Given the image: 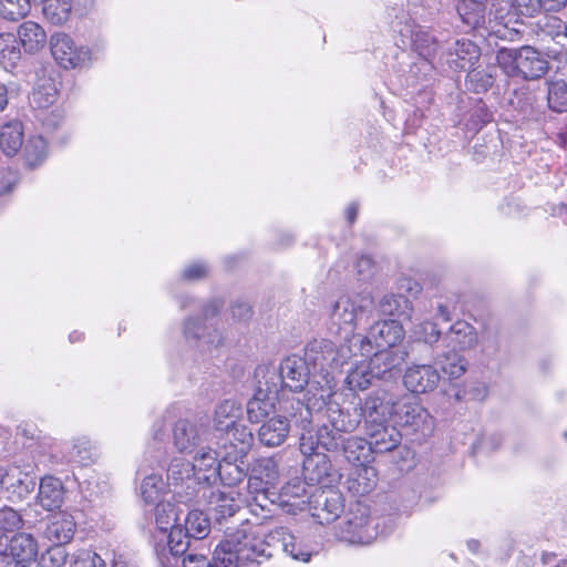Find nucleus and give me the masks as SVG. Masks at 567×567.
<instances>
[{
	"instance_id": "nucleus-41",
	"label": "nucleus",
	"mask_w": 567,
	"mask_h": 567,
	"mask_svg": "<svg viewBox=\"0 0 567 567\" xmlns=\"http://www.w3.org/2000/svg\"><path fill=\"white\" fill-rule=\"evenodd\" d=\"M437 364L451 380L460 379L467 369V361L460 353L447 350L437 355Z\"/></svg>"
},
{
	"instance_id": "nucleus-46",
	"label": "nucleus",
	"mask_w": 567,
	"mask_h": 567,
	"mask_svg": "<svg viewBox=\"0 0 567 567\" xmlns=\"http://www.w3.org/2000/svg\"><path fill=\"white\" fill-rule=\"evenodd\" d=\"M47 154L48 144L43 137L33 136L28 140L23 150V157L29 167L40 165L45 159Z\"/></svg>"
},
{
	"instance_id": "nucleus-16",
	"label": "nucleus",
	"mask_w": 567,
	"mask_h": 567,
	"mask_svg": "<svg viewBox=\"0 0 567 567\" xmlns=\"http://www.w3.org/2000/svg\"><path fill=\"white\" fill-rule=\"evenodd\" d=\"M405 359V352L399 349H378L370 358V374L385 383L392 379H396L400 374V367Z\"/></svg>"
},
{
	"instance_id": "nucleus-49",
	"label": "nucleus",
	"mask_w": 567,
	"mask_h": 567,
	"mask_svg": "<svg viewBox=\"0 0 567 567\" xmlns=\"http://www.w3.org/2000/svg\"><path fill=\"white\" fill-rule=\"evenodd\" d=\"M195 472L196 465L192 462L182 457H174L167 468V478L172 481L174 485H178L185 480H190Z\"/></svg>"
},
{
	"instance_id": "nucleus-4",
	"label": "nucleus",
	"mask_w": 567,
	"mask_h": 567,
	"mask_svg": "<svg viewBox=\"0 0 567 567\" xmlns=\"http://www.w3.org/2000/svg\"><path fill=\"white\" fill-rule=\"evenodd\" d=\"M401 392L398 383H385L373 390L364 399L360 408V416L364 417L365 423L388 421L391 415H394Z\"/></svg>"
},
{
	"instance_id": "nucleus-50",
	"label": "nucleus",
	"mask_w": 567,
	"mask_h": 567,
	"mask_svg": "<svg viewBox=\"0 0 567 567\" xmlns=\"http://www.w3.org/2000/svg\"><path fill=\"white\" fill-rule=\"evenodd\" d=\"M495 76L491 71L472 68L468 70L465 85L470 91L484 93L493 86Z\"/></svg>"
},
{
	"instance_id": "nucleus-59",
	"label": "nucleus",
	"mask_w": 567,
	"mask_h": 567,
	"mask_svg": "<svg viewBox=\"0 0 567 567\" xmlns=\"http://www.w3.org/2000/svg\"><path fill=\"white\" fill-rule=\"evenodd\" d=\"M96 453L89 443H80L73 446L72 460L82 466L95 462Z\"/></svg>"
},
{
	"instance_id": "nucleus-19",
	"label": "nucleus",
	"mask_w": 567,
	"mask_h": 567,
	"mask_svg": "<svg viewBox=\"0 0 567 567\" xmlns=\"http://www.w3.org/2000/svg\"><path fill=\"white\" fill-rule=\"evenodd\" d=\"M369 525L368 509L358 506L355 513L351 512L347 515L341 526V533L349 543L369 544L374 538Z\"/></svg>"
},
{
	"instance_id": "nucleus-9",
	"label": "nucleus",
	"mask_w": 567,
	"mask_h": 567,
	"mask_svg": "<svg viewBox=\"0 0 567 567\" xmlns=\"http://www.w3.org/2000/svg\"><path fill=\"white\" fill-rule=\"evenodd\" d=\"M259 540L262 544L260 548L265 549L262 554L264 560L274 557L280 549L296 560L305 563L310 560L311 553L300 543H297L295 536L285 527L276 528L262 536L259 535Z\"/></svg>"
},
{
	"instance_id": "nucleus-31",
	"label": "nucleus",
	"mask_w": 567,
	"mask_h": 567,
	"mask_svg": "<svg viewBox=\"0 0 567 567\" xmlns=\"http://www.w3.org/2000/svg\"><path fill=\"white\" fill-rule=\"evenodd\" d=\"M183 528V540L190 545V539H204L210 532V522L206 514L200 511H190Z\"/></svg>"
},
{
	"instance_id": "nucleus-42",
	"label": "nucleus",
	"mask_w": 567,
	"mask_h": 567,
	"mask_svg": "<svg viewBox=\"0 0 567 567\" xmlns=\"http://www.w3.org/2000/svg\"><path fill=\"white\" fill-rule=\"evenodd\" d=\"M21 59L20 43L13 33L0 34V63L13 68Z\"/></svg>"
},
{
	"instance_id": "nucleus-6",
	"label": "nucleus",
	"mask_w": 567,
	"mask_h": 567,
	"mask_svg": "<svg viewBox=\"0 0 567 567\" xmlns=\"http://www.w3.org/2000/svg\"><path fill=\"white\" fill-rule=\"evenodd\" d=\"M344 504L342 494L333 487H315L308 496L306 509L321 525L340 517Z\"/></svg>"
},
{
	"instance_id": "nucleus-43",
	"label": "nucleus",
	"mask_w": 567,
	"mask_h": 567,
	"mask_svg": "<svg viewBox=\"0 0 567 567\" xmlns=\"http://www.w3.org/2000/svg\"><path fill=\"white\" fill-rule=\"evenodd\" d=\"M547 105L556 113L567 112V82L565 80L547 81Z\"/></svg>"
},
{
	"instance_id": "nucleus-20",
	"label": "nucleus",
	"mask_w": 567,
	"mask_h": 567,
	"mask_svg": "<svg viewBox=\"0 0 567 567\" xmlns=\"http://www.w3.org/2000/svg\"><path fill=\"white\" fill-rule=\"evenodd\" d=\"M205 430L187 420H178L173 430L174 446L179 453L192 454L205 442Z\"/></svg>"
},
{
	"instance_id": "nucleus-51",
	"label": "nucleus",
	"mask_w": 567,
	"mask_h": 567,
	"mask_svg": "<svg viewBox=\"0 0 567 567\" xmlns=\"http://www.w3.org/2000/svg\"><path fill=\"white\" fill-rule=\"evenodd\" d=\"M43 3V13L54 24H61L69 19L72 1L71 0H45Z\"/></svg>"
},
{
	"instance_id": "nucleus-12",
	"label": "nucleus",
	"mask_w": 567,
	"mask_h": 567,
	"mask_svg": "<svg viewBox=\"0 0 567 567\" xmlns=\"http://www.w3.org/2000/svg\"><path fill=\"white\" fill-rule=\"evenodd\" d=\"M177 515L175 507L169 503H157L155 507V523L158 529L167 532L168 550L172 556L184 554L188 550L189 544L183 540V528L176 525Z\"/></svg>"
},
{
	"instance_id": "nucleus-58",
	"label": "nucleus",
	"mask_w": 567,
	"mask_h": 567,
	"mask_svg": "<svg viewBox=\"0 0 567 567\" xmlns=\"http://www.w3.org/2000/svg\"><path fill=\"white\" fill-rule=\"evenodd\" d=\"M512 105L523 113L533 111L536 103V95L528 87L515 90Z\"/></svg>"
},
{
	"instance_id": "nucleus-37",
	"label": "nucleus",
	"mask_w": 567,
	"mask_h": 567,
	"mask_svg": "<svg viewBox=\"0 0 567 567\" xmlns=\"http://www.w3.org/2000/svg\"><path fill=\"white\" fill-rule=\"evenodd\" d=\"M249 468L248 462L240 464L239 462L220 460L215 471L224 485L236 486L246 478Z\"/></svg>"
},
{
	"instance_id": "nucleus-40",
	"label": "nucleus",
	"mask_w": 567,
	"mask_h": 567,
	"mask_svg": "<svg viewBox=\"0 0 567 567\" xmlns=\"http://www.w3.org/2000/svg\"><path fill=\"white\" fill-rule=\"evenodd\" d=\"M279 475L278 464L272 457H260L255 461L249 476L250 486L257 481L265 482L266 485L274 484Z\"/></svg>"
},
{
	"instance_id": "nucleus-1",
	"label": "nucleus",
	"mask_w": 567,
	"mask_h": 567,
	"mask_svg": "<svg viewBox=\"0 0 567 567\" xmlns=\"http://www.w3.org/2000/svg\"><path fill=\"white\" fill-rule=\"evenodd\" d=\"M297 413L293 421L300 424L302 432V450L311 453L317 445H321L327 452L342 455L350 464L361 466L371 460V447L367 440L338 432H328L327 429L311 427V410L302 402H297Z\"/></svg>"
},
{
	"instance_id": "nucleus-15",
	"label": "nucleus",
	"mask_w": 567,
	"mask_h": 567,
	"mask_svg": "<svg viewBox=\"0 0 567 567\" xmlns=\"http://www.w3.org/2000/svg\"><path fill=\"white\" fill-rule=\"evenodd\" d=\"M224 303L219 299H214L204 305L202 309L203 321L198 318L190 317L184 322V337L187 340L198 341L205 337L208 338L209 343H220L219 336L212 337L208 332V323L213 320L223 308Z\"/></svg>"
},
{
	"instance_id": "nucleus-33",
	"label": "nucleus",
	"mask_w": 567,
	"mask_h": 567,
	"mask_svg": "<svg viewBox=\"0 0 567 567\" xmlns=\"http://www.w3.org/2000/svg\"><path fill=\"white\" fill-rule=\"evenodd\" d=\"M255 375L257 378L256 390H261L265 394L278 399L279 392L285 389L279 369L261 365L256 369Z\"/></svg>"
},
{
	"instance_id": "nucleus-24",
	"label": "nucleus",
	"mask_w": 567,
	"mask_h": 567,
	"mask_svg": "<svg viewBox=\"0 0 567 567\" xmlns=\"http://www.w3.org/2000/svg\"><path fill=\"white\" fill-rule=\"evenodd\" d=\"M373 348L395 349V346L403 339V327L396 320H383L375 322L369 330Z\"/></svg>"
},
{
	"instance_id": "nucleus-14",
	"label": "nucleus",
	"mask_w": 567,
	"mask_h": 567,
	"mask_svg": "<svg viewBox=\"0 0 567 567\" xmlns=\"http://www.w3.org/2000/svg\"><path fill=\"white\" fill-rule=\"evenodd\" d=\"M441 374L433 364L411 363L403 374V384L415 394L433 392L440 384Z\"/></svg>"
},
{
	"instance_id": "nucleus-32",
	"label": "nucleus",
	"mask_w": 567,
	"mask_h": 567,
	"mask_svg": "<svg viewBox=\"0 0 567 567\" xmlns=\"http://www.w3.org/2000/svg\"><path fill=\"white\" fill-rule=\"evenodd\" d=\"M373 344L371 338L362 334H352L344 338V342L339 346V355L341 364L348 363L353 357H369L372 353Z\"/></svg>"
},
{
	"instance_id": "nucleus-22",
	"label": "nucleus",
	"mask_w": 567,
	"mask_h": 567,
	"mask_svg": "<svg viewBox=\"0 0 567 567\" xmlns=\"http://www.w3.org/2000/svg\"><path fill=\"white\" fill-rule=\"evenodd\" d=\"M75 527L76 524L71 514L58 512L48 517L43 535L53 544L64 545L73 538Z\"/></svg>"
},
{
	"instance_id": "nucleus-62",
	"label": "nucleus",
	"mask_w": 567,
	"mask_h": 567,
	"mask_svg": "<svg viewBox=\"0 0 567 567\" xmlns=\"http://www.w3.org/2000/svg\"><path fill=\"white\" fill-rule=\"evenodd\" d=\"M513 7L517 14L525 17L542 12L540 0H513Z\"/></svg>"
},
{
	"instance_id": "nucleus-34",
	"label": "nucleus",
	"mask_w": 567,
	"mask_h": 567,
	"mask_svg": "<svg viewBox=\"0 0 567 567\" xmlns=\"http://www.w3.org/2000/svg\"><path fill=\"white\" fill-rule=\"evenodd\" d=\"M375 470L371 466H355L348 478V489L355 495H365L375 487Z\"/></svg>"
},
{
	"instance_id": "nucleus-63",
	"label": "nucleus",
	"mask_w": 567,
	"mask_h": 567,
	"mask_svg": "<svg viewBox=\"0 0 567 567\" xmlns=\"http://www.w3.org/2000/svg\"><path fill=\"white\" fill-rule=\"evenodd\" d=\"M358 276L365 281L373 277L375 272V264L370 256H361L355 264Z\"/></svg>"
},
{
	"instance_id": "nucleus-7",
	"label": "nucleus",
	"mask_w": 567,
	"mask_h": 567,
	"mask_svg": "<svg viewBox=\"0 0 567 567\" xmlns=\"http://www.w3.org/2000/svg\"><path fill=\"white\" fill-rule=\"evenodd\" d=\"M394 415L396 421L404 427L422 435H429L433 431V419L425 408L417 400L408 394H400L399 404Z\"/></svg>"
},
{
	"instance_id": "nucleus-48",
	"label": "nucleus",
	"mask_w": 567,
	"mask_h": 567,
	"mask_svg": "<svg viewBox=\"0 0 567 567\" xmlns=\"http://www.w3.org/2000/svg\"><path fill=\"white\" fill-rule=\"evenodd\" d=\"M165 484L158 474L146 476L141 484V495L146 504L162 503L161 497L164 492Z\"/></svg>"
},
{
	"instance_id": "nucleus-18",
	"label": "nucleus",
	"mask_w": 567,
	"mask_h": 567,
	"mask_svg": "<svg viewBox=\"0 0 567 567\" xmlns=\"http://www.w3.org/2000/svg\"><path fill=\"white\" fill-rule=\"evenodd\" d=\"M279 371L286 389L300 392L309 382L310 364L306 358L289 355L279 365Z\"/></svg>"
},
{
	"instance_id": "nucleus-28",
	"label": "nucleus",
	"mask_w": 567,
	"mask_h": 567,
	"mask_svg": "<svg viewBox=\"0 0 567 567\" xmlns=\"http://www.w3.org/2000/svg\"><path fill=\"white\" fill-rule=\"evenodd\" d=\"M38 498L40 505L47 511L59 508L64 501V487L62 482L53 476L42 477Z\"/></svg>"
},
{
	"instance_id": "nucleus-23",
	"label": "nucleus",
	"mask_w": 567,
	"mask_h": 567,
	"mask_svg": "<svg viewBox=\"0 0 567 567\" xmlns=\"http://www.w3.org/2000/svg\"><path fill=\"white\" fill-rule=\"evenodd\" d=\"M481 56V49L473 41L461 39L449 49L446 63L454 71L472 69Z\"/></svg>"
},
{
	"instance_id": "nucleus-57",
	"label": "nucleus",
	"mask_w": 567,
	"mask_h": 567,
	"mask_svg": "<svg viewBox=\"0 0 567 567\" xmlns=\"http://www.w3.org/2000/svg\"><path fill=\"white\" fill-rule=\"evenodd\" d=\"M194 453H196V455L193 464L196 465V471L215 468L214 466L218 460V453L216 451L203 444Z\"/></svg>"
},
{
	"instance_id": "nucleus-25",
	"label": "nucleus",
	"mask_w": 567,
	"mask_h": 567,
	"mask_svg": "<svg viewBox=\"0 0 567 567\" xmlns=\"http://www.w3.org/2000/svg\"><path fill=\"white\" fill-rule=\"evenodd\" d=\"M328 423H323L318 429H327L328 432H338L350 435L361 422L360 414L351 416L348 412L342 411L337 404H329L327 408Z\"/></svg>"
},
{
	"instance_id": "nucleus-13",
	"label": "nucleus",
	"mask_w": 567,
	"mask_h": 567,
	"mask_svg": "<svg viewBox=\"0 0 567 567\" xmlns=\"http://www.w3.org/2000/svg\"><path fill=\"white\" fill-rule=\"evenodd\" d=\"M297 402L300 401L296 400L291 403L292 412L290 414V419L277 415L266 420L260 425L257 432V439L261 445L267 447H277L284 444L289 435L291 423L300 427L301 432H303L302 426L293 421V415L297 413V410L295 409L297 406Z\"/></svg>"
},
{
	"instance_id": "nucleus-29",
	"label": "nucleus",
	"mask_w": 567,
	"mask_h": 567,
	"mask_svg": "<svg viewBox=\"0 0 567 567\" xmlns=\"http://www.w3.org/2000/svg\"><path fill=\"white\" fill-rule=\"evenodd\" d=\"M19 43L29 54H34L42 50L47 43V33L43 28L33 22L25 21L18 29Z\"/></svg>"
},
{
	"instance_id": "nucleus-3",
	"label": "nucleus",
	"mask_w": 567,
	"mask_h": 567,
	"mask_svg": "<svg viewBox=\"0 0 567 567\" xmlns=\"http://www.w3.org/2000/svg\"><path fill=\"white\" fill-rule=\"evenodd\" d=\"M496 60L504 72L512 78L525 81H537L544 78L549 69V61L536 48L523 45L518 49L501 48Z\"/></svg>"
},
{
	"instance_id": "nucleus-44",
	"label": "nucleus",
	"mask_w": 567,
	"mask_h": 567,
	"mask_svg": "<svg viewBox=\"0 0 567 567\" xmlns=\"http://www.w3.org/2000/svg\"><path fill=\"white\" fill-rule=\"evenodd\" d=\"M58 99V90L53 80L44 79L32 91L30 103L38 109H47Z\"/></svg>"
},
{
	"instance_id": "nucleus-5",
	"label": "nucleus",
	"mask_w": 567,
	"mask_h": 567,
	"mask_svg": "<svg viewBox=\"0 0 567 567\" xmlns=\"http://www.w3.org/2000/svg\"><path fill=\"white\" fill-rule=\"evenodd\" d=\"M372 308L373 299L369 295L342 296L331 307V326L352 332L357 322L370 313Z\"/></svg>"
},
{
	"instance_id": "nucleus-10",
	"label": "nucleus",
	"mask_w": 567,
	"mask_h": 567,
	"mask_svg": "<svg viewBox=\"0 0 567 567\" xmlns=\"http://www.w3.org/2000/svg\"><path fill=\"white\" fill-rule=\"evenodd\" d=\"M50 49L54 60L64 69L83 66L91 59V51L86 47H76L72 38L63 32L51 37Z\"/></svg>"
},
{
	"instance_id": "nucleus-26",
	"label": "nucleus",
	"mask_w": 567,
	"mask_h": 567,
	"mask_svg": "<svg viewBox=\"0 0 567 567\" xmlns=\"http://www.w3.org/2000/svg\"><path fill=\"white\" fill-rule=\"evenodd\" d=\"M4 550L21 561L32 566L38 557V542L31 534H16L4 547Z\"/></svg>"
},
{
	"instance_id": "nucleus-38",
	"label": "nucleus",
	"mask_w": 567,
	"mask_h": 567,
	"mask_svg": "<svg viewBox=\"0 0 567 567\" xmlns=\"http://www.w3.org/2000/svg\"><path fill=\"white\" fill-rule=\"evenodd\" d=\"M209 504L214 518L218 524H220L223 519L233 517L239 509V504L236 498L231 494L224 492L213 493Z\"/></svg>"
},
{
	"instance_id": "nucleus-45",
	"label": "nucleus",
	"mask_w": 567,
	"mask_h": 567,
	"mask_svg": "<svg viewBox=\"0 0 567 567\" xmlns=\"http://www.w3.org/2000/svg\"><path fill=\"white\" fill-rule=\"evenodd\" d=\"M412 45L414 51L425 60L432 59L440 47L435 37L426 30H416L413 32Z\"/></svg>"
},
{
	"instance_id": "nucleus-53",
	"label": "nucleus",
	"mask_w": 567,
	"mask_h": 567,
	"mask_svg": "<svg viewBox=\"0 0 567 567\" xmlns=\"http://www.w3.org/2000/svg\"><path fill=\"white\" fill-rule=\"evenodd\" d=\"M373 379L375 378L370 374V367L362 364L355 365V368L349 371L346 383L352 391H363L372 384Z\"/></svg>"
},
{
	"instance_id": "nucleus-2",
	"label": "nucleus",
	"mask_w": 567,
	"mask_h": 567,
	"mask_svg": "<svg viewBox=\"0 0 567 567\" xmlns=\"http://www.w3.org/2000/svg\"><path fill=\"white\" fill-rule=\"evenodd\" d=\"M259 535L246 528L226 534L216 546L213 567H255L260 564L265 553Z\"/></svg>"
},
{
	"instance_id": "nucleus-56",
	"label": "nucleus",
	"mask_w": 567,
	"mask_h": 567,
	"mask_svg": "<svg viewBox=\"0 0 567 567\" xmlns=\"http://www.w3.org/2000/svg\"><path fill=\"white\" fill-rule=\"evenodd\" d=\"M68 553L63 545L53 544L40 557L41 567H62L66 563Z\"/></svg>"
},
{
	"instance_id": "nucleus-27",
	"label": "nucleus",
	"mask_w": 567,
	"mask_h": 567,
	"mask_svg": "<svg viewBox=\"0 0 567 567\" xmlns=\"http://www.w3.org/2000/svg\"><path fill=\"white\" fill-rule=\"evenodd\" d=\"M313 488L305 480L298 477L287 482L280 489V498L282 504L289 505L295 509L305 511L307 507L308 496Z\"/></svg>"
},
{
	"instance_id": "nucleus-55",
	"label": "nucleus",
	"mask_w": 567,
	"mask_h": 567,
	"mask_svg": "<svg viewBox=\"0 0 567 567\" xmlns=\"http://www.w3.org/2000/svg\"><path fill=\"white\" fill-rule=\"evenodd\" d=\"M540 28L545 34L550 37L557 43H560L561 39L567 40V24L558 17H545Z\"/></svg>"
},
{
	"instance_id": "nucleus-8",
	"label": "nucleus",
	"mask_w": 567,
	"mask_h": 567,
	"mask_svg": "<svg viewBox=\"0 0 567 567\" xmlns=\"http://www.w3.org/2000/svg\"><path fill=\"white\" fill-rule=\"evenodd\" d=\"M321 445H317L311 453H306L302 450V432H300V452L305 455L302 470L305 480L315 487H330L337 482L338 473L332 468V464L324 453L317 450Z\"/></svg>"
},
{
	"instance_id": "nucleus-61",
	"label": "nucleus",
	"mask_w": 567,
	"mask_h": 567,
	"mask_svg": "<svg viewBox=\"0 0 567 567\" xmlns=\"http://www.w3.org/2000/svg\"><path fill=\"white\" fill-rule=\"evenodd\" d=\"M183 556L182 566L183 567H213V563L208 560L207 556L204 554L193 553L190 547L184 554H179L174 556L175 558Z\"/></svg>"
},
{
	"instance_id": "nucleus-54",
	"label": "nucleus",
	"mask_w": 567,
	"mask_h": 567,
	"mask_svg": "<svg viewBox=\"0 0 567 567\" xmlns=\"http://www.w3.org/2000/svg\"><path fill=\"white\" fill-rule=\"evenodd\" d=\"M23 519L20 513L9 506L0 509V535L14 533L22 528Z\"/></svg>"
},
{
	"instance_id": "nucleus-30",
	"label": "nucleus",
	"mask_w": 567,
	"mask_h": 567,
	"mask_svg": "<svg viewBox=\"0 0 567 567\" xmlns=\"http://www.w3.org/2000/svg\"><path fill=\"white\" fill-rule=\"evenodd\" d=\"M23 125L20 121L13 120L0 127V150L11 157L18 154L23 144Z\"/></svg>"
},
{
	"instance_id": "nucleus-39",
	"label": "nucleus",
	"mask_w": 567,
	"mask_h": 567,
	"mask_svg": "<svg viewBox=\"0 0 567 567\" xmlns=\"http://www.w3.org/2000/svg\"><path fill=\"white\" fill-rule=\"evenodd\" d=\"M225 441L230 444L239 445V454L248 455L254 443L251 431L244 424L230 421L225 425Z\"/></svg>"
},
{
	"instance_id": "nucleus-60",
	"label": "nucleus",
	"mask_w": 567,
	"mask_h": 567,
	"mask_svg": "<svg viewBox=\"0 0 567 567\" xmlns=\"http://www.w3.org/2000/svg\"><path fill=\"white\" fill-rule=\"evenodd\" d=\"M72 567H106V565L96 553L81 550L75 556Z\"/></svg>"
},
{
	"instance_id": "nucleus-47",
	"label": "nucleus",
	"mask_w": 567,
	"mask_h": 567,
	"mask_svg": "<svg viewBox=\"0 0 567 567\" xmlns=\"http://www.w3.org/2000/svg\"><path fill=\"white\" fill-rule=\"evenodd\" d=\"M410 300L402 295H385L379 302V312L383 316L408 315Z\"/></svg>"
},
{
	"instance_id": "nucleus-64",
	"label": "nucleus",
	"mask_w": 567,
	"mask_h": 567,
	"mask_svg": "<svg viewBox=\"0 0 567 567\" xmlns=\"http://www.w3.org/2000/svg\"><path fill=\"white\" fill-rule=\"evenodd\" d=\"M472 120L475 124L484 125L493 120V114L485 103L478 101L473 110Z\"/></svg>"
},
{
	"instance_id": "nucleus-35",
	"label": "nucleus",
	"mask_w": 567,
	"mask_h": 567,
	"mask_svg": "<svg viewBox=\"0 0 567 567\" xmlns=\"http://www.w3.org/2000/svg\"><path fill=\"white\" fill-rule=\"evenodd\" d=\"M278 399L269 396L261 390H256L252 398L247 402V416L252 423H258L272 413Z\"/></svg>"
},
{
	"instance_id": "nucleus-36",
	"label": "nucleus",
	"mask_w": 567,
	"mask_h": 567,
	"mask_svg": "<svg viewBox=\"0 0 567 567\" xmlns=\"http://www.w3.org/2000/svg\"><path fill=\"white\" fill-rule=\"evenodd\" d=\"M457 12L463 23L471 29H477L485 24V2L461 0L457 4Z\"/></svg>"
},
{
	"instance_id": "nucleus-52",
	"label": "nucleus",
	"mask_w": 567,
	"mask_h": 567,
	"mask_svg": "<svg viewBox=\"0 0 567 567\" xmlns=\"http://www.w3.org/2000/svg\"><path fill=\"white\" fill-rule=\"evenodd\" d=\"M30 9V0H0V16L9 21L24 18Z\"/></svg>"
},
{
	"instance_id": "nucleus-11",
	"label": "nucleus",
	"mask_w": 567,
	"mask_h": 567,
	"mask_svg": "<svg viewBox=\"0 0 567 567\" xmlns=\"http://www.w3.org/2000/svg\"><path fill=\"white\" fill-rule=\"evenodd\" d=\"M305 358L315 371L330 373L342 367L339 347L328 339H313L305 349Z\"/></svg>"
},
{
	"instance_id": "nucleus-17",
	"label": "nucleus",
	"mask_w": 567,
	"mask_h": 567,
	"mask_svg": "<svg viewBox=\"0 0 567 567\" xmlns=\"http://www.w3.org/2000/svg\"><path fill=\"white\" fill-rule=\"evenodd\" d=\"M368 444L372 453H386L395 450L401 443V433L388 421L365 423Z\"/></svg>"
},
{
	"instance_id": "nucleus-21",
	"label": "nucleus",
	"mask_w": 567,
	"mask_h": 567,
	"mask_svg": "<svg viewBox=\"0 0 567 567\" xmlns=\"http://www.w3.org/2000/svg\"><path fill=\"white\" fill-rule=\"evenodd\" d=\"M442 342L445 348L458 353L473 349L477 344V333L472 324L458 320L443 334Z\"/></svg>"
}]
</instances>
